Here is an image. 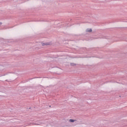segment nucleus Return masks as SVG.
Instances as JSON below:
<instances>
[{"instance_id": "nucleus-3", "label": "nucleus", "mask_w": 127, "mask_h": 127, "mask_svg": "<svg viewBox=\"0 0 127 127\" xmlns=\"http://www.w3.org/2000/svg\"><path fill=\"white\" fill-rule=\"evenodd\" d=\"M77 64L74 63H70V65L71 66H76Z\"/></svg>"}, {"instance_id": "nucleus-1", "label": "nucleus", "mask_w": 127, "mask_h": 127, "mask_svg": "<svg viewBox=\"0 0 127 127\" xmlns=\"http://www.w3.org/2000/svg\"><path fill=\"white\" fill-rule=\"evenodd\" d=\"M42 46H48V45H52V42H49L47 43H42Z\"/></svg>"}, {"instance_id": "nucleus-5", "label": "nucleus", "mask_w": 127, "mask_h": 127, "mask_svg": "<svg viewBox=\"0 0 127 127\" xmlns=\"http://www.w3.org/2000/svg\"><path fill=\"white\" fill-rule=\"evenodd\" d=\"M7 78H10V73H8L6 74Z\"/></svg>"}, {"instance_id": "nucleus-4", "label": "nucleus", "mask_w": 127, "mask_h": 127, "mask_svg": "<svg viewBox=\"0 0 127 127\" xmlns=\"http://www.w3.org/2000/svg\"><path fill=\"white\" fill-rule=\"evenodd\" d=\"M69 122L70 123H74V122H76V120H73V119H70Z\"/></svg>"}, {"instance_id": "nucleus-6", "label": "nucleus", "mask_w": 127, "mask_h": 127, "mask_svg": "<svg viewBox=\"0 0 127 127\" xmlns=\"http://www.w3.org/2000/svg\"><path fill=\"white\" fill-rule=\"evenodd\" d=\"M2 23H1V22H0V24H1Z\"/></svg>"}, {"instance_id": "nucleus-2", "label": "nucleus", "mask_w": 127, "mask_h": 127, "mask_svg": "<svg viewBox=\"0 0 127 127\" xmlns=\"http://www.w3.org/2000/svg\"><path fill=\"white\" fill-rule=\"evenodd\" d=\"M86 32H92V29L88 28L86 30Z\"/></svg>"}]
</instances>
